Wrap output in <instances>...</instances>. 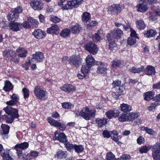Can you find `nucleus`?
I'll use <instances>...</instances> for the list:
<instances>
[{"label":"nucleus","mask_w":160,"mask_h":160,"mask_svg":"<svg viewBox=\"0 0 160 160\" xmlns=\"http://www.w3.org/2000/svg\"><path fill=\"white\" fill-rule=\"evenodd\" d=\"M110 34L113 38L118 39L121 38L123 34V32L120 28H117L111 31Z\"/></svg>","instance_id":"16"},{"label":"nucleus","mask_w":160,"mask_h":160,"mask_svg":"<svg viewBox=\"0 0 160 160\" xmlns=\"http://www.w3.org/2000/svg\"><path fill=\"white\" fill-rule=\"evenodd\" d=\"M140 2L137 5V11L142 12H145L148 9L147 6L145 4V0H140Z\"/></svg>","instance_id":"18"},{"label":"nucleus","mask_w":160,"mask_h":160,"mask_svg":"<svg viewBox=\"0 0 160 160\" xmlns=\"http://www.w3.org/2000/svg\"><path fill=\"white\" fill-rule=\"evenodd\" d=\"M150 148L146 145L142 146L139 148V151L140 153H147L149 150Z\"/></svg>","instance_id":"45"},{"label":"nucleus","mask_w":160,"mask_h":160,"mask_svg":"<svg viewBox=\"0 0 160 160\" xmlns=\"http://www.w3.org/2000/svg\"><path fill=\"white\" fill-rule=\"evenodd\" d=\"M144 72L147 75H154L156 73L155 68L152 65H148L144 70Z\"/></svg>","instance_id":"19"},{"label":"nucleus","mask_w":160,"mask_h":160,"mask_svg":"<svg viewBox=\"0 0 160 160\" xmlns=\"http://www.w3.org/2000/svg\"><path fill=\"white\" fill-rule=\"evenodd\" d=\"M70 32V30L66 28L61 32L60 33V35L61 36L65 38L68 36L69 35Z\"/></svg>","instance_id":"47"},{"label":"nucleus","mask_w":160,"mask_h":160,"mask_svg":"<svg viewBox=\"0 0 160 160\" xmlns=\"http://www.w3.org/2000/svg\"><path fill=\"white\" fill-rule=\"evenodd\" d=\"M95 110H90L87 107H85L82 108L79 113V115L81 116L86 120H89L95 116Z\"/></svg>","instance_id":"3"},{"label":"nucleus","mask_w":160,"mask_h":160,"mask_svg":"<svg viewBox=\"0 0 160 160\" xmlns=\"http://www.w3.org/2000/svg\"><path fill=\"white\" fill-rule=\"evenodd\" d=\"M136 42V38L130 37L128 38L127 40L128 44L130 46L134 45Z\"/></svg>","instance_id":"48"},{"label":"nucleus","mask_w":160,"mask_h":160,"mask_svg":"<svg viewBox=\"0 0 160 160\" xmlns=\"http://www.w3.org/2000/svg\"><path fill=\"white\" fill-rule=\"evenodd\" d=\"M33 92L37 98L39 100H45L48 98L47 92L41 88L39 87H35Z\"/></svg>","instance_id":"4"},{"label":"nucleus","mask_w":160,"mask_h":160,"mask_svg":"<svg viewBox=\"0 0 160 160\" xmlns=\"http://www.w3.org/2000/svg\"><path fill=\"white\" fill-rule=\"evenodd\" d=\"M47 32L49 34L57 35L59 33V27L56 24L52 25L51 27L47 28Z\"/></svg>","instance_id":"22"},{"label":"nucleus","mask_w":160,"mask_h":160,"mask_svg":"<svg viewBox=\"0 0 160 160\" xmlns=\"http://www.w3.org/2000/svg\"><path fill=\"white\" fill-rule=\"evenodd\" d=\"M22 91L23 92L25 98H28L29 96V91L28 89L24 88L22 89Z\"/></svg>","instance_id":"57"},{"label":"nucleus","mask_w":160,"mask_h":160,"mask_svg":"<svg viewBox=\"0 0 160 160\" xmlns=\"http://www.w3.org/2000/svg\"><path fill=\"white\" fill-rule=\"evenodd\" d=\"M16 145L17 147H18L22 150L26 149L29 146L28 143L26 142L21 143L20 144H17Z\"/></svg>","instance_id":"46"},{"label":"nucleus","mask_w":160,"mask_h":160,"mask_svg":"<svg viewBox=\"0 0 160 160\" xmlns=\"http://www.w3.org/2000/svg\"><path fill=\"white\" fill-rule=\"evenodd\" d=\"M91 18V15L89 12H85L81 15L82 21L84 22H89V20Z\"/></svg>","instance_id":"32"},{"label":"nucleus","mask_w":160,"mask_h":160,"mask_svg":"<svg viewBox=\"0 0 160 160\" xmlns=\"http://www.w3.org/2000/svg\"><path fill=\"white\" fill-rule=\"evenodd\" d=\"M81 29V26L78 24L71 28V32L74 34H78Z\"/></svg>","instance_id":"37"},{"label":"nucleus","mask_w":160,"mask_h":160,"mask_svg":"<svg viewBox=\"0 0 160 160\" xmlns=\"http://www.w3.org/2000/svg\"><path fill=\"white\" fill-rule=\"evenodd\" d=\"M66 136L63 132L56 131L55 132L53 139L54 140H58L61 142H64L66 141Z\"/></svg>","instance_id":"10"},{"label":"nucleus","mask_w":160,"mask_h":160,"mask_svg":"<svg viewBox=\"0 0 160 160\" xmlns=\"http://www.w3.org/2000/svg\"><path fill=\"white\" fill-rule=\"evenodd\" d=\"M120 94L118 93L116 91L112 93V96L113 98L116 99L118 100L120 98V97L121 96Z\"/></svg>","instance_id":"64"},{"label":"nucleus","mask_w":160,"mask_h":160,"mask_svg":"<svg viewBox=\"0 0 160 160\" xmlns=\"http://www.w3.org/2000/svg\"><path fill=\"white\" fill-rule=\"evenodd\" d=\"M73 149L74 150L75 152L76 153H80L84 151V148L83 145H73L71 144V151Z\"/></svg>","instance_id":"20"},{"label":"nucleus","mask_w":160,"mask_h":160,"mask_svg":"<svg viewBox=\"0 0 160 160\" xmlns=\"http://www.w3.org/2000/svg\"><path fill=\"white\" fill-rule=\"evenodd\" d=\"M3 110L8 115H4L2 116V118L5 120L6 123H12L15 118H18L19 116L18 109L12 107L7 106L4 108Z\"/></svg>","instance_id":"1"},{"label":"nucleus","mask_w":160,"mask_h":160,"mask_svg":"<svg viewBox=\"0 0 160 160\" xmlns=\"http://www.w3.org/2000/svg\"><path fill=\"white\" fill-rule=\"evenodd\" d=\"M120 113L118 109H111L105 113L106 117L109 119H111L113 118H116L118 117Z\"/></svg>","instance_id":"11"},{"label":"nucleus","mask_w":160,"mask_h":160,"mask_svg":"<svg viewBox=\"0 0 160 160\" xmlns=\"http://www.w3.org/2000/svg\"><path fill=\"white\" fill-rule=\"evenodd\" d=\"M139 116L137 112H132L128 113V121H132L137 119Z\"/></svg>","instance_id":"34"},{"label":"nucleus","mask_w":160,"mask_h":160,"mask_svg":"<svg viewBox=\"0 0 160 160\" xmlns=\"http://www.w3.org/2000/svg\"><path fill=\"white\" fill-rule=\"evenodd\" d=\"M137 143L139 145H141L145 143L144 138L142 136H140L137 139Z\"/></svg>","instance_id":"59"},{"label":"nucleus","mask_w":160,"mask_h":160,"mask_svg":"<svg viewBox=\"0 0 160 160\" xmlns=\"http://www.w3.org/2000/svg\"><path fill=\"white\" fill-rule=\"evenodd\" d=\"M10 98L16 103L19 100V98L18 95L16 94H13L12 95H10Z\"/></svg>","instance_id":"53"},{"label":"nucleus","mask_w":160,"mask_h":160,"mask_svg":"<svg viewBox=\"0 0 160 160\" xmlns=\"http://www.w3.org/2000/svg\"><path fill=\"white\" fill-rule=\"evenodd\" d=\"M66 152L63 151L61 150H59L57 152L55 155V158L58 160H61L67 157Z\"/></svg>","instance_id":"26"},{"label":"nucleus","mask_w":160,"mask_h":160,"mask_svg":"<svg viewBox=\"0 0 160 160\" xmlns=\"http://www.w3.org/2000/svg\"><path fill=\"white\" fill-rule=\"evenodd\" d=\"M135 24L136 28L139 30H144L146 27L144 21L142 19L136 21Z\"/></svg>","instance_id":"28"},{"label":"nucleus","mask_w":160,"mask_h":160,"mask_svg":"<svg viewBox=\"0 0 160 160\" xmlns=\"http://www.w3.org/2000/svg\"><path fill=\"white\" fill-rule=\"evenodd\" d=\"M124 89V88H123V86H120L117 88H116V91L118 93L122 95L123 93Z\"/></svg>","instance_id":"62"},{"label":"nucleus","mask_w":160,"mask_h":160,"mask_svg":"<svg viewBox=\"0 0 160 160\" xmlns=\"http://www.w3.org/2000/svg\"><path fill=\"white\" fill-rule=\"evenodd\" d=\"M10 151L9 149H6L4 150V152L1 154L3 160H14L9 155Z\"/></svg>","instance_id":"29"},{"label":"nucleus","mask_w":160,"mask_h":160,"mask_svg":"<svg viewBox=\"0 0 160 160\" xmlns=\"http://www.w3.org/2000/svg\"><path fill=\"white\" fill-rule=\"evenodd\" d=\"M149 14L150 16L149 17V19L152 21H155L157 19V16L153 13L152 12H150Z\"/></svg>","instance_id":"56"},{"label":"nucleus","mask_w":160,"mask_h":160,"mask_svg":"<svg viewBox=\"0 0 160 160\" xmlns=\"http://www.w3.org/2000/svg\"><path fill=\"white\" fill-rule=\"evenodd\" d=\"M27 20L29 21L32 25H33L35 27H37L38 26V22L37 20L34 19L31 17H28Z\"/></svg>","instance_id":"43"},{"label":"nucleus","mask_w":160,"mask_h":160,"mask_svg":"<svg viewBox=\"0 0 160 160\" xmlns=\"http://www.w3.org/2000/svg\"><path fill=\"white\" fill-rule=\"evenodd\" d=\"M118 118V119L121 122L128 121L127 113H122L119 116Z\"/></svg>","instance_id":"41"},{"label":"nucleus","mask_w":160,"mask_h":160,"mask_svg":"<svg viewBox=\"0 0 160 160\" xmlns=\"http://www.w3.org/2000/svg\"><path fill=\"white\" fill-rule=\"evenodd\" d=\"M8 27L13 31L17 32L20 31L22 28V26L21 23L12 22L9 23Z\"/></svg>","instance_id":"15"},{"label":"nucleus","mask_w":160,"mask_h":160,"mask_svg":"<svg viewBox=\"0 0 160 160\" xmlns=\"http://www.w3.org/2000/svg\"><path fill=\"white\" fill-rule=\"evenodd\" d=\"M16 52L19 53L18 55V58L25 57L27 55L28 52L27 50L22 48H19L16 50Z\"/></svg>","instance_id":"30"},{"label":"nucleus","mask_w":160,"mask_h":160,"mask_svg":"<svg viewBox=\"0 0 160 160\" xmlns=\"http://www.w3.org/2000/svg\"><path fill=\"white\" fill-rule=\"evenodd\" d=\"M122 64L121 60H114L111 62V66L112 68L118 67Z\"/></svg>","instance_id":"40"},{"label":"nucleus","mask_w":160,"mask_h":160,"mask_svg":"<svg viewBox=\"0 0 160 160\" xmlns=\"http://www.w3.org/2000/svg\"><path fill=\"white\" fill-rule=\"evenodd\" d=\"M155 92L152 91H148L144 94V99L147 101H150L152 100L154 101Z\"/></svg>","instance_id":"27"},{"label":"nucleus","mask_w":160,"mask_h":160,"mask_svg":"<svg viewBox=\"0 0 160 160\" xmlns=\"http://www.w3.org/2000/svg\"><path fill=\"white\" fill-rule=\"evenodd\" d=\"M82 59L79 56H72L71 58V65L78 67L82 63Z\"/></svg>","instance_id":"12"},{"label":"nucleus","mask_w":160,"mask_h":160,"mask_svg":"<svg viewBox=\"0 0 160 160\" xmlns=\"http://www.w3.org/2000/svg\"><path fill=\"white\" fill-rule=\"evenodd\" d=\"M102 133L104 138H108L110 137V132H109L107 130H104Z\"/></svg>","instance_id":"63"},{"label":"nucleus","mask_w":160,"mask_h":160,"mask_svg":"<svg viewBox=\"0 0 160 160\" xmlns=\"http://www.w3.org/2000/svg\"><path fill=\"white\" fill-rule=\"evenodd\" d=\"M157 32L155 29H150L143 32V35L145 37L150 38L154 37L157 34Z\"/></svg>","instance_id":"24"},{"label":"nucleus","mask_w":160,"mask_h":160,"mask_svg":"<svg viewBox=\"0 0 160 160\" xmlns=\"http://www.w3.org/2000/svg\"><path fill=\"white\" fill-rule=\"evenodd\" d=\"M33 34L36 38L40 39L45 37L46 34L44 32L40 29H36L33 32Z\"/></svg>","instance_id":"21"},{"label":"nucleus","mask_w":160,"mask_h":160,"mask_svg":"<svg viewBox=\"0 0 160 160\" xmlns=\"http://www.w3.org/2000/svg\"><path fill=\"white\" fill-rule=\"evenodd\" d=\"M83 0H71V8H77L81 3Z\"/></svg>","instance_id":"39"},{"label":"nucleus","mask_w":160,"mask_h":160,"mask_svg":"<svg viewBox=\"0 0 160 160\" xmlns=\"http://www.w3.org/2000/svg\"><path fill=\"white\" fill-rule=\"evenodd\" d=\"M14 148L16 151L17 153V154L18 157H20L22 153V149L18 147H17L16 145L15 146Z\"/></svg>","instance_id":"61"},{"label":"nucleus","mask_w":160,"mask_h":160,"mask_svg":"<svg viewBox=\"0 0 160 160\" xmlns=\"http://www.w3.org/2000/svg\"><path fill=\"white\" fill-rule=\"evenodd\" d=\"M30 4L31 7L34 10H41L42 8L41 2L38 0L32 1Z\"/></svg>","instance_id":"23"},{"label":"nucleus","mask_w":160,"mask_h":160,"mask_svg":"<svg viewBox=\"0 0 160 160\" xmlns=\"http://www.w3.org/2000/svg\"><path fill=\"white\" fill-rule=\"evenodd\" d=\"M96 65L98 66L97 72L99 74L105 75L107 73L108 69L105 67L106 63L101 62H96Z\"/></svg>","instance_id":"9"},{"label":"nucleus","mask_w":160,"mask_h":160,"mask_svg":"<svg viewBox=\"0 0 160 160\" xmlns=\"http://www.w3.org/2000/svg\"><path fill=\"white\" fill-rule=\"evenodd\" d=\"M107 39L109 44V49L111 51H113L117 49V44L116 43L115 40L112 38V35L110 33H108L106 35Z\"/></svg>","instance_id":"7"},{"label":"nucleus","mask_w":160,"mask_h":160,"mask_svg":"<svg viewBox=\"0 0 160 160\" xmlns=\"http://www.w3.org/2000/svg\"><path fill=\"white\" fill-rule=\"evenodd\" d=\"M100 30H99L96 33H95L94 35H93L92 36L93 38L97 41H99L101 39V37L100 36Z\"/></svg>","instance_id":"50"},{"label":"nucleus","mask_w":160,"mask_h":160,"mask_svg":"<svg viewBox=\"0 0 160 160\" xmlns=\"http://www.w3.org/2000/svg\"><path fill=\"white\" fill-rule=\"evenodd\" d=\"M1 128L2 130L1 133L2 134H7L9 132L10 127L7 124H2L1 125Z\"/></svg>","instance_id":"36"},{"label":"nucleus","mask_w":160,"mask_h":160,"mask_svg":"<svg viewBox=\"0 0 160 160\" xmlns=\"http://www.w3.org/2000/svg\"><path fill=\"white\" fill-rule=\"evenodd\" d=\"M85 61L86 65H83L81 69L82 73H88L90 71V68L95 65H96V62H99L98 61H95L94 58L91 55H88Z\"/></svg>","instance_id":"2"},{"label":"nucleus","mask_w":160,"mask_h":160,"mask_svg":"<svg viewBox=\"0 0 160 160\" xmlns=\"http://www.w3.org/2000/svg\"><path fill=\"white\" fill-rule=\"evenodd\" d=\"M8 20L12 22L14 21L17 19H18L19 17V16L15 12L13 11V9H12L8 14Z\"/></svg>","instance_id":"31"},{"label":"nucleus","mask_w":160,"mask_h":160,"mask_svg":"<svg viewBox=\"0 0 160 160\" xmlns=\"http://www.w3.org/2000/svg\"><path fill=\"white\" fill-rule=\"evenodd\" d=\"M98 24V22L96 21H92L91 22L87 24L86 26L88 28H92L93 27L96 26Z\"/></svg>","instance_id":"51"},{"label":"nucleus","mask_w":160,"mask_h":160,"mask_svg":"<svg viewBox=\"0 0 160 160\" xmlns=\"http://www.w3.org/2000/svg\"><path fill=\"white\" fill-rule=\"evenodd\" d=\"M47 120L49 123L54 127H57V126H59L60 125V122L51 117H48Z\"/></svg>","instance_id":"38"},{"label":"nucleus","mask_w":160,"mask_h":160,"mask_svg":"<svg viewBox=\"0 0 160 160\" xmlns=\"http://www.w3.org/2000/svg\"><path fill=\"white\" fill-rule=\"evenodd\" d=\"M13 11L19 16V14L22 11V8L20 6L17 7L15 8L12 9Z\"/></svg>","instance_id":"54"},{"label":"nucleus","mask_w":160,"mask_h":160,"mask_svg":"<svg viewBox=\"0 0 160 160\" xmlns=\"http://www.w3.org/2000/svg\"><path fill=\"white\" fill-rule=\"evenodd\" d=\"M115 155L111 152H108L106 156V160H115Z\"/></svg>","instance_id":"44"},{"label":"nucleus","mask_w":160,"mask_h":160,"mask_svg":"<svg viewBox=\"0 0 160 160\" xmlns=\"http://www.w3.org/2000/svg\"><path fill=\"white\" fill-rule=\"evenodd\" d=\"M118 133L116 130H113L110 132V137L113 140L116 138H118Z\"/></svg>","instance_id":"49"},{"label":"nucleus","mask_w":160,"mask_h":160,"mask_svg":"<svg viewBox=\"0 0 160 160\" xmlns=\"http://www.w3.org/2000/svg\"><path fill=\"white\" fill-rule=\"evenodd\" d=\"M144 70V67L142 66H141L140 67L136 68L135 67H133L130 70V72L134 73H138L143 72Z\"/></svg>","instance_id":"35"},{"label":"nucleus","mask_w":160,"mask_h":160,"mask_svg":"<svg viewBox=\"0 0 160 160\" xmlns=\"http://www.w3.org/2000/svg\"><path fill=\"white\" fill-rule=\"evenodd\" d=\"M141 129V130L145 131L147 133L150 135H153L155 132L152 129L148 127H142Z\"/></svg>","instance_id":"42"},{"label":"nucleus","mask_w":160,"mask_h":160,"mask_svg":"<svg viewBox=\"0 0 160 160\" xmlns=\"http://www.w3.org/2000/svg\"><path fill=\"white\" fill-rule=\"evenodd\" d=\"M108 119L104 118H97L95 119L96 123L98 127L102 128L107 123Z\"/></svg>","instance_id":"25"},{"label":"nucleus","mask_w":160,"mask_h":160,"mask_svg":"<svg viewBox=\"0 0 160 160\" xmlns=\"http://www.w3.org/2000/svg\"><path fill=\"white\" fill-rule=\"evenodd\" d=\"M85 49L93 55H96L98 50L97 46L93 41H89L86 42L84 45Z\"/></svg>","instance_id":"5"},{"label":"nucleus","mask_w":160,"mask_h":160,"mask_svg":"<svg viewBox=\"0 0 160 160\" xmlns=\"http://www.w3.org/2000/svg\"><path fill=\"white\" fill-rule=\"evenodd\" d=\"M121 82L119 81L118 80L113 81L112 83L113 87L114 88H117L121 86Z\"/></svg>","instance_id":"58"},{"label":"nucleus","mask_w":160,"mask_h":160,"mask_svg":"<svg viewBox=\"0 0 160 160\" xmlns=\"http://www.w3.org/2000/svg\"><path fill=\"white\" fill-rule=\"evenodd\" d=\"M132 109V106L126 103H122L120 104L119 109L124 113H128Z\"/></svg>","instance_id":"17"},{"label":"nucleus","mask_w":160,"mask_h":160,"mask_svg":"<svg viewBox=\"0 0 160 160\" xmlns=\"http://www.w3.org/2000/svg\"><path fill=\"white\" fill-rule=\"evenodd\" d=\"M121 158L123 160H129L131 158V156L127 154H122L120 156Z\"/></svg>","instance_id":"60"},{"label":"nucleus","mask_w":160,"mask_h":160,"mask_svg":"<svg viewBox=\"0 0 160 160\" xmlns=\"http://www.w3.org/2000/svg\"><path fill=\"white\" fill-rule=\"evenodd\" d=\"M13 86L11 83L8 81L4 82V86L3 87V90L6 92H9L12 89Z\"/></svg>","instance_id":"33"},{"label":"nucleus","mask_w":160,"mask_h":160,"mask_svg":"<svg viewBox=\"0 0 160 160\" xmlns=\"http://www.w3.org/2000/svg\"><path fill=\"white\" fill-rule=\"evenodd\" d=\"M2 56L6 60H11V58L16 56L15 52L11 49L5 50L2 52Z\"/></svg>","instance_id":"13"},{"label":"nucleus","mask_w":160,"mask_h":160,"mask_svg":"<svg viewBox=\"0 0 160 160\" xmlns=\"http://www.w3.org/2000/svg\"><path fill=\"white\" fill-rule=\"evenodd\" d=\"M44 58V55L41 52H36L32 55V62H40L42 61Z\"/></svg>","instance_id":"14"},{"label":"nucleus","mask_w":160,"mask_h":160,"mask_svg":"<svg viewBox=\"0 0 160 160\" xmlns=\"http://www.w3.org/2000/svg\"><path fill=\"white\" fill-rule=\"evenodd\" d=\"M61 89L62 91L66 92H69L70 91V85L66 84L62 87H61Z\"/></svg>","instance_id":"55"},{"label":"nucleus","mask_w":160,"mask_h":160,"mask_svg":"<svg viewBox=\"0 0 160 160\" xmlns=\"http://www.w3.org/2000/svg\"><path fill=\"white\" fill-rule=\"evenodd\" d=\"M120 4H113L109 6L108 8V13L112 15L118 14L121 11Z\"/></svg>","instance_id":"8"},{"label":"nucleus","mask_w":160,"mask_h":160,"mask_svg":"<svg viewBox=\"0 0 160 160\" xmlns=\"http://www.w3.org/2000/svg\"><path fill=\"white\" fill-rule=\"evenodd\" d=\"M50 20L54 23H58L61 21V19L58 17L54 16L51 15Z\"/></svg>","instance_id":"52"},{"label":"nucleus","mask_w":160,"mask_h":160,"mask_svg":"<svg viewBox=\"0 0 160 160\" xmlns=\"http://www.w3.org/2000/svg\"><path fill=\"white\" fill-rule=\"evenodd\" d=\"M154 160H160V143L157 142L150 147Z\"/></svg>","instance_id":"6"}]
</instances>
